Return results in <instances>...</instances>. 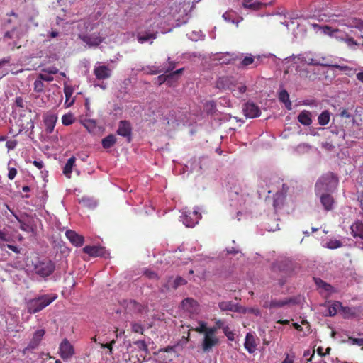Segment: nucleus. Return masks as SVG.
<instances>
[{"instance_id":"1","label":"nucleus","mask_w":363,"mask_h":363,"mask_svg":"<svg viewBox=\"0 0 363 363\" xmlns=\"http://www.w3.org/2000/svg\"><path fill=\"white\" fill-rule=\"evenodd\" d=\"M57 296L53 294L42 295L32 298L27 302V311L29 314H35L50 304Z\"/></svg>"},{"instance_id":"2","label":"nucleus","mask_w":363,"mask_h":363,"mask_svg":"<svg viewBox=\"0 0 363 363\" xmlns=\"http://www.w3.org/2000/svg\"><path fill=\"white\" fill-rule=\"evenodd\" d=\"M55 268L56 266L53 262L47 258H37L36 260L33 262L34 273L41 278H46L52 275Z\"/></svg>"},{"instance_id":"3","label":"nucleus","mask_w":363,"mask_h":363,"mask_svg":"<svg viewBox=\"0 0 363 363\" xmlns=\"http://www.w3.org/2000/svg\"><path fill=\"white\" fill-rule=\"evenodd\" d=\"M337 184V177L331 172H328L318 179L315 183V189L317 193L323 191H328L335 189Z\"/></svg>"},{"instance_id":"4","label":"nucleus","mask_w":363,"mask_h":363,"mask_svg":"<svg viewBox=\"0 0 363 363\" xmlns=\"http://www.w3.org/2000/svg\"><path fill=\"white\" fill-rule=\"evenodd\" d=\"M154 354L158 363H171L178 356L174 346L160 349Z\"/></svg>"},{"instance_id":"5","label":"nucleus","mask_w":363,"mask_h":363,"mask_svg":"<svg viewBox=\"0 0 363 363\" xmlns=\"http://www.w3.org/2000/svg\"><path fill=\"white\" fill-rule=\"evenodd\" d=\"M18 125L19 127L18 133L22 131L28 133V137L31 138L33 133L34 123L30 115H20L18 119Z\"/></svg>"},{"instance_id":"6","label":"nucleus","mask_w":363,"mask_h":363,"mask_svg":"<svg viewBox=\"0 0 363 363\" xmlns=\"http://www.w3.org/2000/svg\"><path fill=\"white\" fill-rule=\"evenodd\" d=\"M200 219L201 214L197 211H186L183 213L182 222L186 227H194Z\"/></svg>"},{"instance_id":"7","label":"nucleus","mask_w":363,"mask_h":363,"mask_svg":"<svg viewBox=\"0 0 363 363\" xmlns=\"http://www.w3.org/2000/svg\"><path fill=\"white\" fill-rule=\"evenodd\" d=\"M133 128L130 122L127 120L119 121L117 134L127 138L128 143L132 140Z\"/></svg>"},{"instance_id":"8","label":"nucleus","mask_w":363,"mask_h":363,"mask_svg":"<svg viewBox=\"0 0 363 363\" xmlns=\"http://www.w3.org/2000/svg\"><path fill=\"white\" fill-rule=\"evenodd\" d=\"M276 183L277 184V188L280 186H281V190L277 191L274 196L273 206L275 208L280 207L283 204L285 195L288 191V187L279 179Z\"/></svg>"},{"instance_id":"9","label":"nucleus","mask_w":363,"mask_h":363,"mask_svg":"<svg viewBox=\"0 0 363 363\" xmlns=\"http://www.w3.org/2000/svg\"><path fill=\"white\" fill-rule=\"evenodd\" d=\"M74 352L73 345L68 340L64 339L61 344H60V355H61V358L67 359L72 357Z\"/></svg>"},{"instance_id":"10","label":"nucleus","mask_w":363,"mask_h":363,"mask_svg":"<svg viewBox=\"0 0 363 363\" xmlns=\"http://www.w3.org/2000/svg\"><path fill=\"white\" fill-rule=\"evenodd\" d=\"M65 237L72 245L77 247L83 246L84 243V237L78 234L76 231L72 230L65 231Z\"/></svg>"},{"instance_id":"11","label":"nucleus","mask_w":363,"mask_h":363,"mask_svg":"<svg viewBox=\"0 0 363 363\" xmlns=\"http://www.w3.org/2000/svg\"><path fill=\"white\" fill-rule=\"evenodd\" d=\"M244 115L247 118H255L260 115V109L257 105L253 102H247L243 106Z\"/></svg>"},{"instance_id":"12","label":"nucleus","mask_w":363,"mask_h":363,"mask_svg":"<svg viewBox=\"0 0 363 363\" xmlns=\"http://www.w3.org/2000/svg\"><path fill=\"white\" fill-rule=\"evenodd\" d=\"M79 38L89 45L97 46L104 40L100 33H94L93 34H81Z\"/></svg>"},{"instance_id":"13","label":"nucleus","mask_w":363,"mask_h":363,"mask_svg":"<svg viewBox=\"0 0 363 363\" xmlns=\"http://www.w3.org/2000/svg\"><path fill=\"white\" fill-rule=\"evenodd\" d=\"M94 74L96 77L99 80L108 79L112 75V69L107 65H99L95 67Z\"/></svg>"},{"instance_id":"14","label":"nucleus","mask_w":363,"mask_h":363,"mask_svg":"<svg viewBox=\"0 0 363 363\" xmlns=\"http://www.w3.org/2000/svg\"><path fill=\"white\" fill-rule=\"evenodd\" d=\"M233 84V78L229 76H222L217 79L216 87L219 89H232Z\"/></svg>"},{"instance_id":"15","label":"nucleus","mask_w":363,"mask_h":363,"mask_svg":"<svg viewBox=\"0 0 363 363\" xmlns=\"http://www.w3.org/2000/svg\"><path fill=\"white\" fill-rule=\"evenodd\" d=\"M290 303H294L292 298H285L284 299H272L268 303H265L264 307L266 308H281Z\"/></svg>"},{"instance_id":"16","label":"nucleus","mask_w":363,"mask_h":363,"mask_svg":"<svg viewBox=\"0 0 363 363\" xmlns=\"http://www.w3.org/2000/svg\"><path fill=\"white\" fill-rule=\"evenodd\" d=\"M83 251L93 257H104L106 254L105 248L101 246L87 245L83 249Z\"/></svg>"},{"instance_id":"17","label":"nucleus","mask_w":363,"mask_h":363,"mask_svg":"<svg viewBox=\"0 0 363 363\" xmlns=\"http://www.w3.org/2000/svg\"><path fill=\"white\" fill-rule=\"evenodd\" d=\"M218 342L219 340L216 336L204 335L202 342V349L204 352H208L211 350L213 346L218 345Z\"/></svg>"},{"instance_id":"18","label":"nucleus","mask_w":363,"mask_h":363,"mask_svg":"<svg viewBox=\"0 0 363 363\" xmlns=\"http://www.w3.org/2000/svg\"><path fill=\"white\" fill-rule=\"evenodd\" d=\"M45 334V330L43 329H38L36 330L30 340L28 347L29 349H34L40 343L43 336Z\"/></svg>"},{"instance_id":"19","label":"nucleus","mask_w":363,"mask_h":363,"mask_svg":"<svg viewBox=\"0 0 363 363\" xmlns=\"http://www.w3.org/2000/svg\"><path fill=\"white\" fill-rule=\"evenodd\" d=\"M19 223V228L26 233H34L35 230V225L31 219L23 220L17 218Z\"/></svg>"},{"instance_id":"20","label":"nucleus","mask_w":363,"mask_h":363,"mask_svg":"<svg viewBox=\"0 0 363 363\" xmlns=\"http://www.w3.org/2000/svg\"><path fill=\"white\" fill-rule=\"evenodd\" d=\"M321 205L325 211H330L334 206V198L328 194H322L320 197Z\"/></svg>"},{"instance_id":"21","label":"nucleus","mask_w":363,"mask_h":363,"mask_svg":"<svg viewBox=\"0 0 363 363\" xmlns=\"http://www.w3.org/2000/svg\"><path fill=\"white\" fill-rule=\"evenodd\" d=\"M352 230V235L354 238H360L363 240V223L361 221H356L350 226Z\"/></svg>"},{"instance_id":"22","label":"nucleus","mask_w":363,"mask_h":363,"mask_svg":"<svg viewBox=\"0 0 363 363\" xmlns=\"http://www.w3.org/2000/svg\"><path fill=\"white\" fill-rule=\"evenodd\" d=\"M221 311H239L238 305L232 301H223L218 303Z\"/></svg>"},{"instance_id":"23","label":"nucleus","mask_w":363,"mask_h":363,"mask_svg":"<svg viewBox=\"0 0 363 363\" xmlns=\"http://www.w3.org/2000/svg\"><path fill=\"white\" fill-rule=\"evenodd\" d=\"M182 305L183 308L189 313H195L198 307L197 302L192 298H186L182 301Z\"/></svg>"},{"instance_id":"24","label":"nucleus","mask_w":363,"mask_h":363,"mask_svg":"<svg viewBox=\"0 0 363 363\" xmlns=\"http://www.w3.org/2000/svg\"><path fill=\"white\" fill-rule=\"evenodd\" d=\"M256 342L252 334L247 333L245 336L244 346L245 348L250 352L252 353L256 348Z\"/></svg>"},{"instance_id":"25","label":"nucleus","mask_w":363,"mask_h":363,"mask_svg":"<svg viewBox=\"0 0 363 363\" xmlns=\"http://www.w3.org/2000/svg\"><path fill=\"white\" fill-rule=\"evenodd\" d=\"M297 119L300 123L304 125H309L312 123L311 113L310 111L306 110L301 111Z\"/></svg>"},{"instance_id":"26","label":"nucleus","mask_w":363,"mask_h":363,"mask_svg":"<svg viewBox=\"0 0 363 363\" xmlns=\"http://www.w3.org/2000/svg\"><path fill=\"white\" fill-rule=\"evenodd\" d=\"M259 57H257V60H255V57H253L251 54L246 55L240 62L239 67H247L250 65H253L252 67H257L259 64Z\"/></svg>"},{"instance_id":"27","label":"nucleus","mask_w":363,"mask_h":363,"mask_svg":"<svg viewBox=\"0 0 363 363\" xmlns=\"http://www.w3.org/2000/svg\"><path fill=\"white\" fill-rule=\"evenodd\" d=\"M64 94H65V103H64V105L65 107H69L74 102V99H72L70 102L69 101L73 94L72 86L67 84H64Z\"/></svg>"},{"instance_id":"28","label":"nucleus","mask_w":363,"mask_h":363,"mask_svg":"<svg viewBox=\"0 0 363 363\" xmlns=\"http://www.w3.org/2000/svg\"><path fill=\"white\" fill-rule=\"evenodd\" d=\"M343 25L347 28H356L359 30H362L363 29V21L359 18H347Z\"/></svg>"},{"instance_id":"29","label":"nucleus","mask_w":363,"mask_h":363,"mask_svg":"<svg viewBox=\"0 0 363 363\" xmlns=\"http://www.w3.org/2000/svg\"><path fill=\"white\" fill-rule=\"evenodd\" d=\"M75 162L76 158L74 157H71L67 160L65 166H64V170H62V173H64V174L68 178H70L72 170L73 169V166L74 165Z\"/></svg>"},{"instance_id":"30","label":"nucleus","mask_w":363,"mask_h":363,"mask_svg":"<svg viewBox=\"0 0 363 363\" xmlns=\"http://www.w3.org/2000/svg\"><path fill=\"white\" fill-rule=\"evenodd\" d=\"M117 139L113 134H109L102 140V145L105 149L112 147L116 143Z\"/></svg>"},{"instance_id":"31","label":"nucleus","mask_w":363,"mask_h":363,"mask_svg":"<svg viewBox=\"0 0 363 363\" xmlns=\"http://www.w3.org/2000/svg\"><path fill=\"white\" fill-rule=\"evenodd\" d=\"M57 120V117L55 115L48 116L45 118L44 122L48 133H52L53 131V129L55 128V123Z\"/></svg>"},{"instance_id":"32","label":"nucleus","mask_w":363,"mask_h":363,"mask_svg":"<svg viewBox=\"0 0 363 363\" xmlns=\"http://www.w3.org/2000/svg\"><path fill=\"white\" fill-rule=\"evenodd\" d=\"M279 99L285 104L287 109L291 108V104L289 100V95L286 90L282 89L279 93Z\"/></svg>"},{"instance_id":"33","label":"nucleus","mask_w":363,"mask_h":363,"mask_svg":"<svg viewBox=\"0 0 363 363\" xmlns=\"http://www.w3.org/2000/svg\"><path fill=\"white\" fill-rule=\"evenodd\" d=\"M242 6L245 9L258 11L263 6V4L258 1L252 2V0H244Z\"/></svg>"},{"instance_id":"34","label":"nucleus","mask_w":363,"mask_h":363,"mask_svg":"<svg viewBox=\"0 0 363 363\" xmlns=\"http://www.w3.org/2000/svg\"><path fill=\"white\" fill-rule=\"evenodd\" d=\"M314 281L318 288L323 289L325 292L332 293L334 291V288L332 286L325 283L320 279H314Z\"/></svg>"},{"instance_id":"35","label":"nucleus","mask_w":363,"mask_h":363,"mask_svg":"<svg viewBox=\"0 0 363 363\" xmlns=\"http://www.w3.org/2000/svg\"><path fill=\"white\" fill-rule=\"evenodd\" d=\"M157 35V31L155 33H145V34L139 33L138 34V40L140 43H145V42L150 40V39H156Z\"/></svg>"},{"instance_id":"36","label":"nucleus","mask_w":363,"mask_h":363,"mask_svg":"<svg viewBox=\"0 0 363 363\" xmlns=\"http://www.w3.org/2000/svg\"><path fill=\"white\" fill-rule=\"evenodd\" d=\"M330 112L328 110L322 111L318 116V123L320 125H325L330 121Z\"/></svg>"},{"instance_id":"37","label":"nucleus","mask_w":363,"mask_h":363,"mask_svg":"<svg viewBox=\"0 0 363 363\" xmlns=\"http://www.w3.org/2000/svg\"><path fill=\"white\" fill-rule=\"evenodd\" d=\"M320 29L324 35H327L328 36H335V34L340 32L338 28H332L329 27V26H322L320 27Z\"/></svg>"},{"instance_id":"38","label":"nucleus","mask_w":363,"mask_h":363,"mask_svg":"<svg viewBox=\"0 0 363 363\" xmlns=\"http://www.w3.org/2000/svg\"><path fill=\"white\" fill-rule=\"evenodd\" d=\"M61 121L64 125H69L74 123V116L72 113L64 114L61 118Z\"/></svg>"},{"instance_id":"39","label":"nucleus","mask_w":363,"mask_h":363,"mask_svg":"<svg viewBox=\"0 0 363 363\" xmlns=\"http://www.w3.org/2000/svg\"><path fill=\"white\" fill-rule=\"evenodd\" d=\"M143 70H145L147 74H157L162 72H163L164 69L160 68L157 66H147V68H142Z\"/></svg>"},{"instance_id":"40","label":"nucleus","mask_w":363,"mask_h":363,"mask_svg":"<svg viewBox=\"0 0 363 363\" xmlns=\"http://www.w3.org/2000/svg\"><path fill=\"white\" fill-rule=\"evenodd\" d=\"M246 90H247V86L242 84H238V86H237V89H234L233 87L231 89L233 95L237 97H240V95H242V94H244L246 91Z\"/></svg>"},{"instance_id":"41","label":"nucleus","mask_w":363,"mask_h":363,"mask_svg":"<svg viewBox=\"0 0 363 363\" xmlns=\"http://www.w3.org/2000/svg\"><path fill=\"white\" fill-rule=\"evenodd\" d=\"M342 246V242L338 240H330L326 243V247L330 250H335Z\"/></svg>"},{"instance_id":"42","label":"nucleus","mask_w":363,"mask_h":363,"mask_svg":"<svg viewBox=\"0 0 363 363\" xmlns=\"http://www.w3.org/2000/svg\"><path fill=\"white\" fill-rule=\"evenodd\" d=\"M218 60H219V61L220 62L221 64H226V65H228V64L232 63L235 60V58L233 57V55L227 53V54L220 57L218 58Z\"/></svg>"},{"instance_id":"43","label":"nucleus","mask_w":363,"mask_h":363,"mask_svg":"<svg viewBox=\"0 0 363 363\" xmlns=\"http://www.w3.org/2000/svg\"><path fill=\"white\" fill-rule=\"evenodd\" d=\"M186 284V281L183 279L182 277H177L175 278V279L173 281V283L171 284V286L172 287V289H177V288H179V286H184Z\"/></svg>"},{"instance_id":"44","label":"nucleus","mask_w":363,"mask_h":363,"mask_svg":"<svg viewBox=\"0 0 363 363\" xmlns=\"http://www.w3.org/2000/svg\"><path fill=\"white\" fill-rule=\"evenodd\" d=\"M33 89L34 91L36 92H41L44 89V84L43 83V81L38 77L37 79L34 81Z\"/></svg>"},{"instance_id":"45","label":"nucleus","mask_w":363,"mask_h":363,"mask_svg":"<svg viewBox=\"0 0 363 363\" xmlns=\"http://www.w3.org/2000/svg\"><path fill=\"white\" fill-rule=\"evenodd\" d=\"M132 331L134 333L143 334L144 332V328L141 323H137V322H133L131 323Z\"/></svg>"},{"instance_id":"46","label":"nucleus","mask_w":363,"mask_h":363,"mask_svg":"<svg viewBox=\"0 0 363 363\" xmlns=\"http://www.w3.org/2000/svg\"><path fill=\"white\" fill-rule=\"evenodd\" d=\"M135 344L138 346L139 350L145 352V353L148 352V347L145 340H137L135 342Z\"/></svg>"},{"instance_id":"47","label":"nucleus","mask_w":363,"mask_h":363,"mask_svg":"<svg viewBox=\"0 0 363 363\" xmlns=\"http://www.w3.org/2000/svg\"><path fill=\"white\" fill-rule=\"evenodd\" d=\"M338 307H341V302H336L328 308V314L332 317L335 314H337V309Z\"/></svg>"},{"instance_id":"48","label":"nucleus","mask_w":363,"mask_h":363,"mask_svg":"<svg viewBox=\"0 0 363 363\" xmlns=\"http://www.w3.org/2000/svg\"><path fill=\"white\" fill-rule=\"evenodd\" d=\"M144 275L149 279H152V280L159 279L158 274L156 272L149 270V269H147L145 271Z\"/></svg>"},{"instance_id":"49","label":"nucleus","mask_w":363,"mask_h":363,"mask_svg":"<svg viewBox=\"0 0 363 363\" xmlns=\"http://www.w3.org/2000/svg\"><path fill=\"white\" fill-rule=\"evenodd\" d=\"M157 79L159 81V84H162L164 82L169 83L172 79V75L169 74H160L158 76Z\"/></svg>"},{"instance_id":"50","label":"nucleus","mask_w":363,"mask_h":363,"mask_svg":"<svg viewBox=\"0 0 363 363\" xmlns=\"http://www.w3.org/2000/svg\"><path fill=\"white\" fill-rule=\"evenodd\" d=\"M223 331L228 340H234V333L230 329L229 327H228V326L223 327Z\"/></svg>"},{"instance_id":"51","label":"nucleus","mask_w":363,"mask_h":363,"mask_svg":"<svg viewBox=\"0 0 363 363\" xmlns=\"http://www.w3.org/2000/svg\"><path fill=\"white\" fill-rule=\"evenodd\" d=\"M38 78L40 79L42 81H46V82H52L53 81V77L51 74L48 73H40L38 74Z\"/></svg>"},{"instance_id":"52","label":"nucleus","mask_w":363,"mask_h":363,"mask_svg":"<svg viewBox=\"0 0 363 363\" xmlns=\"http://www.w3.org/2000/svg\"><path fill=\"white\" fill-rule=\"evenodd\" d=\"M207 326L206 323L204 322H199V326L195 328V330L198 333H205L206 332Z\"/></svg>"},{"instance_id":"53","label":"nucleus","mask_w":363,"mask_h":363,"mask_svg":"<svg viewBox=\"0 0 363 363\" xmlns=\"http://www.w3.org/2000/svg\"><path fill=\"white\" fill-rule=\"evenodd\" d=\"M14 105L18 108H23L25 106V101L21 96H18L15 99Z\"/></svg>"},{"instance_id":"54","label":"nucleus","mask_w":363,"mask_h":363,"mask_svg":"<svg viewBox=\"0 0 363 363\" xmlns=\"http://www.w3.org/2000/svg\"><path fill=\"white\" fill-rule=\"evenodd\" d=\"M43 72L48 73V74H57L59 72V69L56 67H50L43 69Z\"/></svg>"},{"instance_id":"55","label":"nucleus","mask_w":363,"mask_h":363,"mask_svg":"<svg viewBox=\"0 0 363 363\" xmlns=\"http://www.w3.org/2000/svg\"><path fill=\"white\" fill-rule=\"evenodd\" d=\"M16 174H17V170L14 167L9 168L8 178L10 180L13 179L15 178Z\"/></svg>"},{"instance_id":"56","label":"nucleus","mask_w":363,"mask_h":363,"mask_svg":"<svg viewBox=\"0 0 363 363\" xmlns=\"http://www.w3.org/2000/svg\"><path fill=\"white\" fill-rule=\"evenodd\" d=\"M294 354H286L285 358L281 362V363H294Z\"/></svg>"},{"instance_id":"57","label":"nucleus","mask_w":363,"mask_h":363,"mask_svg":"<svg viewBox=\"0 0 363 363\" xmlns=\"http://www.w3.org/2000/svg\"><path fill=\"white\" fill-rule=\"evenodd\" d=\"M247 311L248 313H250L251 314H253L256 317H259V315H261V312L258 308H248L247 309Z\"/></svg>"},{"instance_id":"58","label":"nucleus","mask_w":363,"mask_h":363,"mask_svg":"<svg viewBox=\"0 0 363 363\" xmlns=\"http://www.w3.org/2000/svg\"><path fill=\"white\" fill-rule=\"evenodd\" d=\"M4 247H7L9 250H11L14 253H16V254H19L20 253V249L18 247H17L16 246L11 245H3V246L1 247V249Z\"/></svg>"},{"instance_id":"59","label":"nucleus","mask_w":363,"mask_h":363,"mask_svg":"<svg viewBox=\"0 0 363 363\" xmlns=\"http://www.w3.org/2000/svg\"><path fill=\"white\" fill-rule=\"evenodd\" d=\"M349 340L352 342L353 344H356L357 345H363V338H357L353 337H349Z\"/></svg>"},{"instance_id":"60","label":"nucleus","mask_w":363,"mask_h":363,"mask_svg":"<svg viewBox=\"0 0 363 363\" xmlns=\"http://www.w3.org/2000/svg\"><path fill=\"white\" fill-rule=\"evenodd\" d=\"M217 330L218 329L216 328V326H213V327H211V328H207L206 332L205 335H211V336H216L215 333H216Z\"/></svg>"},{"instance_id":"61","label":"nucleus","mask_w":363,"mask_h":363,"mask_svg":"<svg viewBox=\"0 0 363 363\" xmlns=\"http://www.w3.org/2000/svg\"><path fill=\"white\" fill-rule=\"evenodd\" d=\"M233 13L231 12H226L223 14V18L227 22H234V20L232 19Z\"/></svg>"},{"instance_id":"62","label":"nucleus","mask_w":363,"mask_h":363,"mask_svg":"<svg viewBox=\"0 0 363 363\" xmlns=\"http://www.w3.org/2000/svg\"><path fill=\"white\" fill-rule=\"evenodd\" d=\"M17 145V142L16 140H9L6 143V146L9 150H13Z\"/></svg>"},{"instance_id":"63","label":"nucleus","mask_w":363,"mask_h":363,"mask_svg":"<svg viewBox=\"0 0 363 363\" xmlns=\"http://www.w3.org/2000/svg\"><path fill=\"white\" fill-rule=\"evenodd\" d=\"M215 327L217 329L222 328L223 330V327H226L224 325V322L221 320V319H216L215 321Z\"/></svg>"},{"instance_id":"64","label":"nucleus","mask_w":363,"mask_h":363,"mask_svg":"<svg viewBox=\"0 0 363 363\" xmlns=\"http://www.w3.org/2000/svg\"><path fill=\"white\" fill-rule=\"evenodd\" d=\"M340 116L342 118H351V113L347 109H343L342 111H341Z\"/></svg>"}]
</instances>
